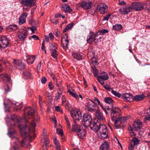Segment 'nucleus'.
Segmentation results:
<instances>
[{
	"mask_svg": "<svg viewBox=\"0 0 150 150\" xmlns=\"http://www.w3.org/2000/svg\"><path fill=\"white\" fill-rule=\"evenodd\" d=\"M52 52L51 56L53 57L55 59L57 58V51L56 50H51Z\"/></svg>",
	"mask_w": 150,
	"mask_h": 150,
	"instance_id": "39",
	"label": "nucleus"
},
{
	"mask_svg": "<svg viewBox=\"0 0 150 150\" xmlns=\"http://www.w3.org/2000/svg\"><path fill=\"white\" fill-rule=\"evenodd\" d=\"M0 62L1 63H3L4 64L8 63V62L6 59L3 58H0Z\"/></svg>",
	"mask_w": 150,
	"mask_h": 150,
	"instance_id": "47",
	"label": "nucleus"
},
{
	"mask_svg": "<svg viewBox=\"0 0 150 150\" xmlns=\"http://www.w3.org/2000/svg\"><path fill=\"white\" fill-rule=\"evenodd\" d=\"M67 92L69 94L75 98H78V95L76 94L75 91L69 85L67 86Z\"/></svg>",
	"mask_w": 150,
	"mask_h": 150,
	"instance_id": "19",
	"label": "nucleus"
},
{
	"mask_svg": "<svg viewBox=\"0 0 150 150\" xmlns=\"http://www.w3.org/2000/svg\"><path fill=\"white\" fill-rule=\"evenodd\" d=\"M70 115L74 119L79 120L82 118V114L79 109H74L71 110L70 112Z\"/></svg>",
	"mask_w": 150,
	"mask_h": 150,
	"instance_id": "6",
	"label": "nucleus"
},
{
	"mask_svg": "<svg viewBox=\"0 0 150 150\" xmlns=\"http://www.w3.org/2000/svg\"><path fill=\"white\" fill-rule=\"evenodd\" d=\"M9 44V40L6 37L4 36L0 37V50L2 48L8 47Z\"/></svg>",
	"mask_w": 150,
	"mask_h": 150,
	"instance_id": "9",
	"label": "nucleus"
},
{
	"mask_svg": "<svg viewBox=\"0 0 150 150\" xmlns=\"http://www.w3.org/2000/svg\"><path fill=\"white\" fill-rule=\"evenodd\" d=\"M24 113L25 116L30 118L33 117L34 120L38 121L40 119V117L37 112H35L34 110L29 107H26L24 109Z\"/></svg>",
	"mask_w": 150,
	"mask_h": 150,
	"instance_id": "3",
	"label": "nucleus"
},
{
	"mask_svg": "<svg viewBox=\"0 0 150 150\" xmlns=\"http://www.w3.org/2000/svg\"><path fill=\"white\" fill-rule=\"evenodd\" d=\"M30 131V128L27 125H25L24 128L21 131V134L22 136L24 137L25 138L23 139L21 142V145L24 147H28L30 144L27 143L26 140L28 139L29 141L31 140L32 138L29 135V132Z\"/></svg>",
	"mask_w": 150,
	"mask_h": 150,
	"instance_id": "2",
	"label": "nucleus"
},
{
	"mask_svg": "<svg viewBox=\"0 0 150 150\" xmlns=\"http://www.w3.org/2000/svg\"><path fill=\"white\" fill-rule=\"evenodd\" d=\"M55 109L57 111L59 112L60 113H62V111L59 106H56L55 107Z\"/></svg>",
	"mask_w": 150,
	"mask_h": 150,
	"instance_id": "59",
	"label": "nucleus"
},
{
	"mask_svg": "<svg viewBox=\"0 0 150 150\" xmlns=\"http://www.w3.org/2000/svg\"><path fill=\"white\" fill-rule=\"evenodd\" d=\"M111 92L114 96L118 98L120 97L121 96V94L120 93L118 92H117L113 90H112Z\"/></svg>",
	"mask_w": 150,
	"mask_h": 150,
	"instance_id": "45",
	"label": "nucleus"
},
{
	"mask_svg": "<svg viewBox=\"0 0 150 150\" xmlns=\"http://www.w3.org/2000/svg\"><path fill=\"white\" fill-rule=\"evenodd\" d=\"M98 11L101 14H104L107 12L108 7L105 4L100 3L99 4L97 8Z\"/></svg>",
	"mask_w": 150,
	"mask_h": 150,
	"instance_id": "12",
	"label": "nucleus"
},
{
	"mask_svg": "<svg viewBox=\"0 0 150 150\" xmlns=\"http://www.w3.org/2000/svg\"><path fill=\"white\" fill-rule=\"evenodd\" d=\"M92 69L93 73L94 74V75L95 76L98 77V71L97 69L95 67H92Z\"/></svg>",
	"mask_w": 150,
	"mask_h": 150,
	"instance_id": "41",
	"label": "nucleus"
},
{
	"mask_svg": "<svg viewBox=\"0 0 150 150\" xmlns=\"http://www.w3.org/2000/svg\"><path fill=\"white\" fill-rule=\"evenodd\" d=\"M100 74L101 75L98 77V80L101 85H103L104 84L105 81L108 79L109 76L108 74L104 71L102 72Z\"/></svg>",
	"mask_w": 150,
	"mask_h": 150,
	"instance_id": "10",
	"label": "nucleus"
},
{
	"mask_svg": "<svg viewBox=\"0 0 150 150\" xmlns=\"http://www.w3.org/2000/svg\"><path fill=\"white\" fill-rule=\"evenodd\" d=\"M54 33L55 35V36L57 37H59L60 35V32L58 30H55L54 32Z\"/></svg>",
	"mask_w": 150,
	"mask_h": 150,
	"instance_id": "54",
	"label": "nucleus"
},
{
	"mask_svg": "<svg viewBox=\"0 0 150 150\" xmlns=\"http://www.w3.org/2000/svg\"><path fill=\"white\" fill-rule=\"evenodd\" d=\"M11 123H13V124H12V125H15L19 122H23L24 121L25 122H28L27 120L25 119L24 117H21L19 118L15 114L11 116Z\"/></svg>",
	"mask_w": 150,
	"mask_h": 150,
	"instance_id": "5",
	"label": "nucleus"
},
{
	"mask_svg": "<svg viewBox=\"0 0 150 150\" xmlns=\"http://www.w3.org/2000/svg\"><path fill=\"white\" fill-rule=\"evenodd\" d=\"M27 16V14L25 13H23L19 18V24L21 25L25 22V18Z\"/></svg>",
	"mask_w": 150,
	"mask_h": 150,
	"instance_id": "22",
	"label": "nucleus"
},
{
	"mask_svg": "<svg viewBox=\"0 0 150 150\" xmlns=\"http://www.w3.org/2000/svg\"><path fill=\"white\" fill-rule=\"evenodd\" d=\"M61 8L62 11H64L66 13V4L65 3H63L61 5Z\"/></svg>",
	"mask_w": 150,
	"mask_h": 150,
	"instance_id": "55",
	"label": "nucleus"
},
{
	"mask_svg": "<svg viewBox=\"0 0 150 150\" xmlns=\"http://www.w3.org/2000/svg\"><path fill=\"white\" fill-rule=\"evenodd\" d=\"M91 129L97 132L98 137L100 139L106 138L108 136V132L106 126L104 124L96 122L91 126Z\"/></svg>",
	"mask_w": 150,
	"mask_h": 150,
	"instance_id": "1",
	"label": "nucleus"
},
{
	"mask_svg": "<svg viewBox=\"0 0 150 150\" xmlns=\"http://www.w3.org/2000/svg\"><path fill=\"white\" fill-rule=\"evenodd\" d=\"M113 101V100L112 98L110 97H107L105 98V102L109 104H110L112 103Z\"/></svg>",
	"mask_w": 150,
	"mask_h": 150,
	"instance_id": "40",
	"label": "nucleus"
},
{
	"mask_svg": "<svg viewBox=\"0 0 150 150\" xmlns=\"http://www.w3.org/2000/svg\"><path fill=\"white\" fill-rule=\"evenodd\" d=\"M49 36L51 40L52 41L54 39V36L52 33H49Z\"/></svg>",
	"mask_w": 150,
	"mask_h": 150,
	"instance_id": "60",
	"label": "nucleus"
},
{
	"mask_svg": "<svg viewBox=\"0 0 150 150\" xmlns=\"http://www.w3.org/2000/svg\"><path fill=\"white\" fill-rule=\"evenodd\" d=\"M11 150H20V149L18 146H14L11 148Z\"/></svg>",
	"mask_w": 150,
	"mask_h": 150,
	"instance_id": "64",
	"label": "nucleus"
},
{
	"mask_svg": "<svg viewBox=\"0 0 150 150\" xmlns=\"http://www.w3.org/2000/svg\"><path fill=\"white\" fill-rule=\"evenodd\" d=\"M76 133L77 135L81 138H83L86 134L85 130L83 129L82 130L81 129L78 130Z\"/></svg>",
	"mask_w": 150,
	"mask_h": 150,
	"instance_id": "26",
	"label": "nucleus"
},
{
	"mask_svg": "<svg viewBox=\"0 0 150 150\" xmlns=\"http://www.w3.org/2000/svg\"><path fill=\"white\" fill-rule=\"evenodd\" d=\"M111 16L110 14H108L106 15L103 18V20L104 21H108L109 19V17Z\"/></svg>",
	"mask_w": 150,
	"mask_h": 150,
	"instance_id": "57",
	"label": "nucleus"
},
{
	"mask_svg": "<svg viewBox=\"0 0 150 150\" xmlns=\"http://www.w3.org/2000/svg\"><path fill=\"white\" fill-rule=\"evenodd\" d=\"M98 37V33H94L93 32H90L88 36L87 39V42L89 43H92L95 38Z\"/></svg>",
	"mask_w": 150,
	"mask_h": 150,
	"instance_id": "17",
	"label": "nucleus"
},
{
	"mask_svg": "<svg viewBox=\"0 0 150 150\" xmlns=\"http://www.w3.org/2000/svg\"><path fill=\"white\" fill-rule=\"evenodd\" d=\"M136 7L135 10L137 11H139L143 8L142 4L138 2L136 3Z\"/></svg>",
	"mask_w": 150,
	"mask_h": 150,
	"instance_id": "36",
	"label": "nucleus"
},
{
	"mask_svg": "<svg viewBox=\"0 0 150 150\" xmlns=\"http://www.w3.org/2000/svg\"><path fill=\"white\" fill-rule=\"evenodd\" d=\"M92 3L89 1H83L80 3V5L85 10L90 9L92 6Z\"/></svg>",
	"mask_w": 150,
	"mask_h": 150,
	"instance_id": "16",
	"label": "nucleus"
},
{
	"mask_svg": "<svg viewBox=\"0 0 150 150\" xmlns=\"http://www.w3.org/2000/svg\"><path fill=\"white\" fill-rule=\"evenodd\" d=\"M13 63L19 69H22L25 68L24 64L22 63V61L21 60H14L13 61Z\"/></svg>",
	"mask_w": 150,
	"mask_h": 150,
	"instance_id": "21",
	"label": "nucleus"
},
{
	"mask_svg": "<svg viewBox=\"0 0 150 150\" xmlns=\"http://www.w3.org/2000/svg\"><path fill=\"white\" fill-rule=\"evenodd\" d=\"M136 3L137 2H134L132 3L130 6H129L130 8L131 9V11L132 9H134V10H135V8H136Z\"/></svg>",
	"mask_w": 150,
	"mask_h": 150,
	"instance_id": "51",
	"label": "nucleus"
},
{
	"mask_svg": "<svg viewBox=\"0 0 150 150\" xmlns=\"http://www.w3.org/2000/svg\"><path fill=\"white\" fill-rule=\"evenodd\" d=\"M53 142L54 144V147L56 150H60L61 146L58 140L55 138L53 139Z\"/></svg>",
	"mask_w": 150,
	"mask_h": 150,
	"instance_id": "25",
	"label": "nucleus"
},
{
	"mask_svg": "<svg viewBox=\"0 0 150 150\" xmlns=\"http://www.w3.org/2000/svg\"><path fill=\"white\" fill-rule=\"evenodd\" d=\"M83 122L85 127H90L91 129V126L96 122L92 121L91 115L85 113L83 116Z\"/></svg>",
	"mask_w": 150,
	"mask_h": 150,
	"instance_id": "4",
	"label": "nucleus"
},
{
	"mask_svg": "<svg viewBox=\"0 0 150 150\" xmlns=\"http://www.w3.org/2000/svg\"><path fill=\"white\" fill-rule=\"evenodd\" d=\"M72 11V9L70 6L69 5L66 4V12L70 13Z\"/></svg>",
	"mask_w": 150,
	"mask_h": 150,
	"instance_id": "50",
	"label": "nucleus"
},
{
	"mask_svg": "<svg viewBox=\"0 0 150 150\" xmlns=\"http://www.w3.org/2000/svg\"><path fill=\"white\" fill-rule=\"evenodd\" d=\"M133 125L135 130L137 131L142 127V123L139 120H137L134 122Z\"/></svg>",
	"mask_w": 150,
	"mask_h": 150,
	"instance_id": "23",
	"label": "nucleus"
},
{
	"mask_svg": "<svg viewBox=\"0 0 150 150\" xmlns=\"http://www.w3.org/2000/svg\"><path fill=\"white\" fill-rule=\"evenodd\" d=\"M36 0H21V4L26 7H30L35 4Z\"/></svg>",
	"mask_w": 150,
	"mask_h": 150,
	"instance_id": "14",
	"label": "nucleus"
},
{
	"mask_svg": "<svg viewBox=\"0 0 150 150\" xmlns=\"http://www.w3.org/2000/svg\"><path fill=\"white\" fill-rule=\"evenodd\" d=\"M103 87L106 90L110 91L111 88L108 85L106 84L105 85H103Z\"/></svg>",
	"mask_w": 150,
	"mask_h": 150,
	"instance_id": "56",
	"label": "nucleus"
},
{
	"mask_svg": "<svg viewBox=\"0 0 150 150\" xmlns=\"http://www.w3.org/2000/svg\"><path fill=\"white\" fill-rule=\"evenodd\" d=\"M72 55L74 58L78 60L82 59H83V56L76 52L72 53Z\"/></svg>",
	"mask_w": 150,
	"mask_h": 150,
	"instance_id": "28",
	"label": "nucleus"
},
{
	"mask_svg": "<svg viewBox=\"0 0 150 150\" xmlns=\"http://www.w3.org/2000/svg\"><path fill=\"white\" fill-rule=\"evenodd\" d=\"M96 115L97 118L99 120H103L105 119V117L103 116V113L99 110L96 111Z\"/></svg>",
	"mask_w": 150,
	"mask_h": 150,
	"instance_id": "24",
	"label": "nucleus"
},
{
	"mask_svg": "<svg viewBox=\"0 0 150 150\" xmlns=\"http://www.w3.org/2000/svg\"><path fill=\"white\" fill-rule=\"evenodd\" d=\"M26 60L28 64H33L35 60V57L33 55L28 56Z\"/></svg>",
	"mask_w": 150,
	"mask_h": 150,
	"instance_id": "27",
	"label": "nucleus"
},
{
	"mask_svg": "<svg viewBox=\"0 0 150 150\" xmlns=\"http://www.w3.org/2000/svg\"><path fill=\"white\" fill-rule=\"evenodd\" d=\"M2 69L1 65L0 64V72L1 71ZM0 79L4 81H6L7 82H10L11 81L10 76L8 74H1L0 75Z\"/></svg>",
	"mask_w": 150,
	"mask_h": 150,
	"instance_id": "20",
	"label": "nucleus"
},
{
	"mask_svg": "<svg viewBox=\"0 0 150 150\" xmlns=\"http://www.w3.org/2000/svg\"><path fill=\"white\" fill-rule=\"evenodd\" d=\"M128 130L129 131L130 133V135L132 136H134L135 135V134L134 133V132L133 131V129H132V128L130 127L128 128Z\"/></svg>",
	"mask_w": 150,
	"mask_h": 150,
	"instance_id": "53",
	"label": "nucleus"
},
{
	"mask_svg": "<svg viewBox=\"0 0 150 150\" xmlns=\"http://www.w3.org/2000/svg\"><path fill=\"white\" fill-rule=\"evenodd\" d=\"M122 26L121 25L116 24L112 27V29L115 30L120 31L122 28Z\"/></svg>",
	"mask_w": 150,
	"mask_h": 150,
	"instance_id": "31",
	"label": "nucleus"
},
{
	"mask_svg": "<svg viewBox=\"0 0 150 150\" xmlns=\"http://www.w3.org/2000/svg\"><path fill=\"white\" fill-rule=\"evenodd\" d=\"M140 142V140L136 137H134L132 139L129 140L128 146L129 150H133L135 146L139 144Z\"/></svg>",
	"mask_w": 150,
	"mask_h": 150,
	"instance_id": "8",
	"label": "nucleus"
},
{
	"mask_svg": "<svg viewBox=\"0 0 150 150\" xmlns=\"http://www.w3.org/2000/svg\"><path fill=\"white\" fill-rule=\"evenodd\" d=\"M66 38L64 36H62L61 38V45L64 50H66Z\"/></svg>",
	"mask_w": 150,
	"mask_h": 150,
	"instance_id": "34",
	"label": "nucleus"
},
{
	"mask_svg": "<svg viewBox=\"0 0 150 150\" xmlns=\"http://www.w3.org/2000/svg\"><path fill=\"white\" fill-rule=\"evenodd\" d=\"M122 98L125 101L130 102L133 100V96L130 93H123L122 95Z\"/></svg>",
	"mask_w": 150,
	"mask_h": 150,
	"instance_id": "15",
	"label": "nucleus"
},
{
	"mask_svg": "<svg viewBox=\"0 0 150 150\" xmlns=\"http://www.w3.org/2000/svg\"><path fill=\"white\" fill-rule=\"evenodd\" d=\"M16 106L17 107V110L21 109L22 107V103H17L15 104Z\"/></svg>",
	"mask_w": 150,
	"mask_h": 150,
	"instance_id": "48",
	"label": "nucleus"
},
{
	"mask_svg": "<svg viewBox=\"0 0 150 150\" xmlns=\"http://www.w3.org/2000/svg\"><path fill=\"white\" fill-rule=\"evenodd\" d=\"M66 124L68 126V128L70 129H71V125L70 122L69 121V120L67 118H66Z\"/></svg>",
	"mask_w": 150,
	"mask_h": 150,
	"instance_id": "62",
	"label": "nucleus"
},
{
	"mask_svg": "<svg viewBox=\"0 0 150 150\" xmlns=\"http://www.w3.org/2000/svg\"><path fill=\"white\" fill-rule=\"evenodd\" d=\"M56 130L57 133L58 134L60 135L61 137V139L62 140V141H64V140H65V139H63L64 138V136L63 132V130L61 129H57Z\"/></svg>",
	"mask_w": 150,
	"mask_h": 150,
	"instance_id": "32",
	"label": "nucleus"
},
{
	"mask_svg": "<svg viewBox=\"0 0 150 150\" xmlns=\"http://www.w3.org/2000/svg\"><path fill=\"white\" fill-rule=\"evenodd\" d=\"M144 98L143 95H137L135 96H133V100H134L136 101H141L143 100Z\"/></svg>",
	"mask_w": 150,
	"mask_h": 150,
	"instance_id": "35",
	"label": "nucleus"
},
{
	"mask_svg": "<svg viewBox=\"0 0 150 150\" xmlns=\"http://www.w3.org/2000/svg\"><path fill=\"white\" fill-rule=\"evenodd\" d=\"M130 117L129 116L125 117H118L117 119L115 120L114 123V125L116 128H118L121 126V124H122L123 122L125 121L128 119Z\"/></svg>",
	"mask_w": 150,
	"mask_h": 150,
	"instance_id": "7",
	"label": "nucleus"
},
{
	"mask_svg": "<svg viewBox=\"0 0 150 150\" xmlns=\"http://www.w3.org/2000/svg\"><path fill=\"white\" fill-rule=\"evenodd\" d=\"M72 129L71 131L77 132L78 130L80 129L81 128L79 126L76 122H74L72 124Z\"/></svg>",
	"mask_w": 150,
	"mask_h": 150,
	"instance_id": "30",
	"label": "nucleus"
},
{
	"mask_svg": "<svg viewBox=\"0 0 150 150\" xmlns=\"http://www.w3.org/2000/svg\"><path fill=\"white\" fill-rule=\"evenodd\" d=\"M28 35V32L25 30H21L19 31L18 35V38L21 40L24 41Z\"/></svg>",
	"mask_w": 150,
	"mask_h": 150,
	"instance_id": "13",
	"label": "nucleus"
},
{
	"mask_svg": "<svg viewBox=\"0 0 150 150\" xmlns=\"http://www.w3.org/2000/svg\"><path fill=\"white\" fill-rule=\"evenodd\" d=\"M90 102H88L87 103L86 106L88 110L93 112L96 110V104L93 100H90Z\"/></svg>",
	"mask_w": 150,
	"mask_h": 150,
	"instance_id": "11",
	"label": "nucleus"
},
{
	"mask_svg": "<svg viewBox=\"0 0 150 150\" xmlns=\"http://www.w3.org/2000/svg\"><path fill=\"white\" fill-rule=\"evenodd\" d=\"M67 108V109L69 111H70V112L71 110L75 109L72 108L71 105L70 104L69 102L66 103V108Z\"/></svg>",
	"mask_w": 150,
	"mask_h": 150,
	"instance_id": "43",
	"label": "nucleus"
},
{
	"mask_svg": "<svg viewBox=\"0 0 150 150\" xmlns=\"http://www.w3.org/2000/svg\"><path fill=\"white\" fill-rule=\"evenodd\" d=\"M74 25V23H72L69 24L66 26V31L70 30L71 29Z\"/></svg>",
	"mask_w": 150,
	"mask_h": 150,
	"instance_id": "46",
	"label": "nucleus"
},
{
	"mask_svg": "<svg viewBox=\"0 0 150 150\" xmlns=\"http://www.w3.org/2000/svg\"><path fill=\"white\" fill-rule=\"evenodd\" d=\"M24 78L25 79H28L30 78V74L28 71H25L23 73Z\"/></svg>",
	"mask_w": 150,
	"mask_h": 150,
	"instance_id": "37",
	"label": "nucleus"
},
{
	"mask_svg": "<svg viewBox=\"0 0 150 150\" xmlns=\"http://www.w3.org/2000/svg\"><path fill=\"white\" fill-rule=\"evenodd\" d=\"M65 22H66L65 21H64V22H63L60 25V27L61 28H62L63 27H65L63 30V33L66 32V25L65 24L64 25H63L65 23Z\"/></svg>",
	"mask_w": 150,
	"mask_h": 150,
	"instance_id": "58",
	"label": "nucleus"
},
{
	"mask_svg": "<svg viewBox=\"0 0 150 150\" xmlns=\"http://www.w3.org/2000/svg\"><path fill=\"white\" fill-rule=\"evenodd\" d=\"M120 12L122 14L125 15L130 12L131 9L129 5L123 6L119 9Z\"/></svg>",
	"mask_w": 150,
	"mask_h": 150,
	"instance_id": "18",
	"label": "nucleus"
},
{
	"mask_svg": "<svg viewBox=\"0 0 150 150\" xmlns=\"http://www.w3.org/2000/svg\"><path fill=\"white\" fill-rule=\"evenodd\" d=\"M17 29V26L14 25H11L8 26L6 28L7 30L9 31H15Z\"/></svg>",
	"mask_w": 150,
	"mask_h": 150,
	"instance_id": "29",
	"label": "nucleus"
},
{
	"mask_svg": "<svg viewBox=\"0 0 150 150\" xmlns=\"http://www.w3.org/2000/svg\"><path fill=\"white\" fill-rule=\"evenodd\" d=\"M50 21L54 24H57L59 23V21L58 20H55L54 19H51Z\"/></svg>",
	"mask_w": 150,
	"mask_h": 150,
	"instance_id": "63",
	"label": "nucleus"
},
{
	"mask_svg": "<svg viewBox=\"0 0 150 150\" xmlns=\"http://www.w3.org/2000/svg\"><path fill=\"white\" fill-rule=\"evenodd\" d=\"M4 93H6L10 91V88L8 87V85L5 84L4 86Z\"/></svg>",
	"mask_w": 150,
	"mask_h": 150,
	"instance_id": "42",
	"label": "nucleus"
},
{
	"mask_svg": "<svg viewBox=\"0 0 150 150\" xmlns=\"http://www.w3.org/2000/svg\"><path fill=\"white\" fill-rule=\"evenodd\" d=\"M120 114H117L116 113H111V117L112 120H115L116 119L118 118Z\"/></svg>",
	"mask_w": 150,
	"mask_h": 150,
	"instance_id": "38",
	"label": "nucleus"
},
{
	"mask_svg": "<svg viewBox=\"0 0 150 150\" xmlns=\"http://www.w3.org/2000/svg\"><path fill=\"white\" fill-rule=\"evenodd\" d=\"M57 47V45L55 43H52L50 46L51 50H56Z\"/></svg>",
	"mask_w": 150,
	"mask_h": 150,
	"instance_id": "44",
	"label": "nucleus"
},
{
	"mask_svg": "<svg viewBox=\"0 0 150 150\" xmlns=\"http://www.w3.org/2000/svg\"><path fill=\"white\" fill-rule=\"evenodd\" d=\"M108 32V30L105 29L101 30L99 31L100 34V35H104L105 33Z\"/></svg>",
	"mask_w": 150,
	"mask_h": 150,
	"instance_id": "52",
	"label": "nucleus"
},
{
	"mask_svg": "<svg viewBox=\"0 0 150 150\" xmlns=\"http://www.w3.org/2000/svg\"><path fill=\"white\" fill-rule=\"evenodd\" d=\"M101 39V37H99L98 38V37H97L96 38H95L93 42H94L96 43H98L99 42L101 41L100 40Z\"/></svg>",
	"mask_w": 150,
	"mask_h": 150,
	"instance_id": "49",
	"label": "nucleus"
},
{
	"mask_svg": "<svg viewBox=\"0 0 150 150\" xmlns=\"http://www.w3.org/2000/svg\"><path fill=\"white\" fill-rule=\"evenodd\" d=\"M145 118L147 120H150V111L149 112L147 113Z\"/></svg>",
	"mask_w": 150,
	"mask_h": 150,
	"instance_id": "61",
	"label": "nucleus"
},
{
	"mask_svg": "<svg viewBox=\"0 0 150 150\" xmlns=\"http://www.w3.org/2000/svg\"><path fill=\"white\" fill-rule=\"evenodd\" d=\"M113 106H112V110L111 113H116L117 114H120V110L118 107L112 108Z\"/></svg>",
	"mask_w": 150,
	"mask_h": 150,
	"instance_id": "33",
	"label": "nucleus"
}]
</instances>
